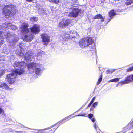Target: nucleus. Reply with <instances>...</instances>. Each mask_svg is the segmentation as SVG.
Returning a JSON list of instances; mask_svg holds the SVG:
<instances>
[{
	"instance_id": "7c9ffc66",
	"label": "nucleus",
	"mask_w": 133,
	"mask_h": 133,
	"mask_svg": "<svg viewBox=\"0 0 133 133\" xmlns=\"http://www.w3.org/2000/svg\"><path fill=\"white\" fill-rule=\"evenodd\" d=\"M95 98H96L95 97H93L92 100V101H91V102H90L91 103H93V102L94 101V100H95Z\"/></svg>"
},
{
	"instance_id": "4468645a",
	"label": "nucleus",
	"mask_w": 133,
	"mask_h": 133,
	"mask_svg": "<svg viewBox=\"0 0 133 133\" xmlns=\"http://www.w3.org/2000/svg\"><path fill=\"white\" fill-rule=\"evenodd\" d=\"M78 14V10L76 8L69 13V16L70 17H76L77 16Z\"/></svg>"
},
{
	"instance_id": "c9c22d12",
	"label": "nucleus",
	"mask_w": 133,
	"mask_h": 133,
	"mask_svg": "<svg viewBox=\"0 0 133 133\" xmlns=\"http://www.w3.org/2000/svg\"><path fill=\"white\" fill-rule=\"evenodd\" d=\"M27 1H28V2H31L32 0H26Z\"/></svg>"
},
{
	"instance_id": "c85d7f7f",
	"label": "nucleus",
	"mask_w": 133,
	"mask_h": 133,
	"mask_svg": "<svg viewBox=\"0 0 133 133\" xmlns=\"http://www.w3.org/2000/svg\"><path fill=\"white\" fill-rule=\"evenodd\" d=\"M98 104V102H96L94 103L93 104V107H95V106H96Z\"/></svg>"
},
{
	"instance_id": "0eeeda50",
	"label": "nucleus",
	"mask_w": 133,
	"mask_h": 133,
	"mask_svg": "<svg viewBox=\"0 0 133 133\" xmlns=\"http://www.w3.org/2000/svg\"><path fill=\"white\" fill-rule=\"evenodd\" d=\"M132 81H133V75L128 76L126 77L124 81L120 82L117 84L116 87L131 82Z\"/></svg>"
},
{
	"instance_id": "6ab92c4d",
	"label": "nucleus",
	"mask_w": 133,
	"mask_h": 133,
	"mask_svg": "<svg viewBox=\"0 0 133 133\" xmlns=\"http://www.w3.org/2000/svg\"><path fill=\"white\" fill-rule=\"evenodd\" d=\"M115 15V11L114 10H111L109 13V16L111 17L114 16Z\"/></svg>"
},
{
	"instance_id": "b1692460",
	"label": "nucleus",
	"mask_w": 133,
	"mask_h": 133,
	"mask_svg": "<svg viewBox=\"0 0 133 133\" xmlns=\"http://www.w3.org/2000/svg\"><path fill=\"white\" fill-rule=\"evenodd\" d=\"M102 74H101L100 75V77L99 79H98V81L97 82V84L98 85L101 82V81L102 79Z\"/></svg>"
},
{
	"instance_id": "c756f323",
	"label": "nucleus",
	"mask_w": 133,
	"mask_h": 133,
	"mask_svg": "<svg viewBox=\"0 0 133 133\" xmlns=\"http://www.w3.org/2000/svg\"><path fill=\"white\" fill-rule=\"evenodd\" d=\"M115 82L118 81L119 80L120 78H116L114 79Z\"/></svg>"
},
{
	"instance_id": "f704fd0d",
	"label": "nucleus",
	"mask_w": 133,
	"mask_h": 133,
	"mask_svg": "<svg viewBox=\"0 0 133 133\" xmlns=\"http://www.w3.org/2000/svg\"><path fill=\"white\" fill-rule=\"evenodd\" d=\"M77 116H85V114H82V115H77Z\"/></svg>"
},
{
	"instance_id": "4be33fe9",
	"label": "nucleus",
	"mask_w": 133,
	"mask_h": 133,
	"mask_svg": "<svg viewBox=\"0 0 133 133\" xmlns=\"http://www.w3.org/2000/svg\"><path fill=\"white\" fill-rule=\"evenodd\" d=\"M38 19V18L37 17H31L30 19V20L32 21H37Z\"/></svg>"
},
{
	"instance_id": "412c9836",
	"label": "nucleus",
	"mask_w": 133,
	"mask_h": 133,
	"mask_svg": "<svg viewBox=\"0 0 133 133\" xmlns=\"http://www.w3.org/2000/svg\"><path fill=\"white\" fill-rule=\"evenodd\" d=\"M70 117L71 116H68V117H66L65 118H64V119H63L61 120L59 122H65L67 121L69 119H70Z\"/></svg>"
},
{
	"instance_id": "f8f14e48",
	"label": "nucleus",
	"mask_w": 133,
	"mask_h": 133,
	"mask_svg": "<svg viewBox=\"0 0 133 133\" xmlns=\"http://www.w3.org/2000/svg\"><path fill=\"white\" fill-rule=\"evenodd\" d=\"M74 34V35L73 36L72 34H73V33H71V35L70 36L68 34H66L65 35H64L62 36V38L65 41H66L67 39L71 37V39H73V38H75L77 36V34L76 32H75Z\"/></svg>"
},
{
	"instance_id": "9b49d317",
	"label": "nucleus",
	"mask_w": 133,
	"mask_h": 133,
	"mask_svg": "<svg viewBox=\"0 0 133 133\" xmlns=\"http://www.w3.org/2000/svg\"><path fill=\"white\" fill-rule=\"evenodd\" d=\"M32 32L37 34L39 31V26L37 24H35L33 26L30 28Z\"/></svg>"
},
{
	"instance_id": "f3484780",
	"label": "nucleus",
	"mask_w": 133,
	"mask_h": 133,
	"mask_svg": "<svg viewBox=\"0 0 133 133\" xmlns=\"http://www.w3.org/2000/svg\"><path fill=\"white\" fill-rule=\"evenodd\" d=\"M94 19H101V21H103L104 20V18H103L102 15L100 14H98L95 15L94 17Z\"/></svg>"
},
{
	"instance_id": "2eb2a0df",
	"label": "nucleus",
	"mask_w": 133,
	"mask_h": 133,
	"mask_svg": "<svg viewBox=\"0 0 133 133\" xmlns=\"http://www.w3.org/2000/svg\"><path fill=\"white\" fill-rule=\"evenodd\" d=\"M89 117V118H90V119H91L92 121L94 123V127H95V129L97 130V128H98V126H96V123H94V122L95 121V119L94 118H92L93 116V115L92 114H89L88 115Z\"/></svg>"
},
{
	"instance_id": "20e7f679",
	"label": "nucleus",
	"mask_w": 133,
	"mask_h": 133,
	"mask_svg": "<svg viewBox=\"0 0 133 133\" xmlns=\"http://www.w3.org/2000/svg\"><path fill=\"white\" fill-rule=\"evenodd\" d=\"M3 34L7 38L8 42H16L19 40L18 38L15 37L14 40H12V41H10V38H11L14 36V34L12 35L9 32H4L3 33L1 31H0V46L4 43V37L3 36Z\"/></svg>"
},
{
	"instance_id": "bb28decb",
	"label": "nucleus",
	"mask_w": 133,
	"mask_h": 133,
	"mask_svg": "<svg viewBox=\"0 0 133 133\" xmlns=\"http://www.w3.org/2000/svg\"><path fill=\"white\" fill-rule=\"evenodd\" d=\"M128 126H130L131 128H133V121L129 124Z\"/></svg>"
},
{
	"instance_id": "e433bc0d",
	"label": "nucleus",
	"mask_w": 133,
	"mask_h": 133,
	"mask_svg": "<svg viewBox=\"0 0 133 133\" xmlns=\"http://www.w3.org/2000/svg\"><path fill=\"white\" fill-rule=\"evenodd\" d=\"M2 29H3L2 26L1 25H0V30H1Z\"/></svg>"
},
{
	"instance_id": "393cba45",
	"label": "nucleus",
	"mask_w": 133,
	"mask_h": 133,
	"mask_svg": "<svg viewBox=\"0 0 133 133\" xmlns=\"http://www.w3.org/2000/svg\"><path fill=\"white\" fill-rule=\"evenodd\" d=\"M50 2H52L56 4H58L59 2V0H49Z\"/></svg>"
},
{
	"instance_id": "aec40b11",
	"label": "nucleus",
	"mask_w": 133,
	"mask_h": 133,
	"mask_svg": "<svg viewBox=\"0 0 133 133\" xmlns=\"http://www.w3.org/2000/svg\"><path fill=\"white\" fill-rule=\"evenodd\" d=\"M52 127H49L47 128H45L41 130H38V132L35 133H44V132H43V131L50 129Z\"/></svg>"
},
{
	"instance_id": "6e6552de",
	"label": "nucleus",
	"mask_w": 133,
	"mask_h": 133,
	"mask_svg": "<svg viewBox=\"0 0 133 133\" xmlns=\"http://www.w3.org/2000/svg\"><path fill=\"white\" fill-rule=\"evenodd\" d=\"M34 56H36V55L34 53L29 52L26 53L24 56V59L27 62L28 61H31Z\"/></svg>"
},
{
	"instance_id": "7ed1b4c3",
	"label": "nucleus",
	"mask_w": 133,
	"mask_h": 133,
	"mask_svg": "<svg viewBox=\"0 0 133 133\" xmlns=\"http://www.w3.org/2000/svg\"><path fill=\"white\" fill-rule=\"evenodd\" d=\"M16 8L15 6L12 5H8L5 6L3 10L5 17L8 18L14 15L16 12Z\"/></svg>"
},
{
	"instance_id": "a211bd4d",
	"label": "nucleus",
	"mask_w": 133,
	"mask_h": 133,
	"mask_svg": "<svg viewBox=\"0 0 133 133\" xmlns=\"http://www.w3.org/2000/svg\"><path fill=\"white\" fill-rule=\"evenodd\" d=\"M0 87L3 89H8V87L7 84L5 83H3L0 85Z\"/></svg>"
},
{
	"instance_id": "a878e982",
	"label": "nucleus",
	"mask_w": 133,
	"mask_h": 133,
	"mask_svg": "<svg viewBox=\"0 0 133 133\" xmlns=\"http://www.w3.org/2000/svg\"><path fill=\"white\" fill-rule=\"evenodd\" d=\"M115 70L114 69H111L110 70H108L107 71V74H108L109 73H112L113 72L115 71Z\"/></svg>"
},
{
	"instance_id": "58836bf2",
	"label": "nucleus",
	"mask_w": 133,
	"mask_h": 133,
	"mask_svg": "<svg viewBox=\"0 0 133 133\" xmlns=\"http://www.w3.org/2000/svg\"><path fill=\"white\" fill-rule=\"evenodd\" d=\"M82 109V107H81V108H80V109Z\"/></svg>"
},
{
	"instance_id": "72a5a7b5",
	"label": "nucleus",
	"mask_w": 133,
	"mask_h": 133,
	"mask_svg": "<svg viewBox=\"0 0 133 133\" xmlns=\"http://www.w3.org/2000/svg\"><path fill=\"white\" fill-rule=\"evenodd\" d=\"M92 104V103H91L90 102V103H89V104L88 105V107H87V108L88 109V107H90Z\"/></svg>"
},
{
	"instance_id": "9d476101",
	"label": "nucleus",
	"mask_w": 133,
	"mask_h": 133,
	"mask_svg": "<svg viewBox=\"0 0 133 133\" xmlns=\"http://www.w3.org/2000/svg\"><path fill=\"white\" fill-rule=\"evenodd\" d=\"M71 22V21L70 19H68L65 21L63 20L59 23V26L62 28H64L70 24Z\"/></svg>"
},
{
	"instance_id": "1a4fd4ad",
	"label": "nucleus",
	"mask_w": 133,
	"mask_h": 133,
	"mask_svg": "<svg viewBox=\"0 0 133 133\" xmlns=\"http://www.w3.org/2000/svg\"><path fill=\"white\" fill-rule=\"evenodd\" d=\"M41 37L42 39V41L44 43V44L47 45L48 44L46 43L50 42V37L46 34H42L41 35Z\"/></svg>"
},
{
	"instance_id": "f03ea898",
	"label": "nucleus",
	"mask_w": 133,
	"mask_h": 133,
	"mask_svg": "<svg viewBox=\"0 0 133 133\" xmlns=\"http://www.w3.org/2000/svg\"><path fill=\"white\" fill-rule=\"evenodd\" d=\"M28 25L26 23H23L22 24L20 30L21 34H25L24 39L28 42L31 41L34 37V36L32 33L29 32V29L27 28Z\"/></svg>"
},
{
	"instance_id": "2f4dec72",
	"label": "nucleus",
	"mask_w": 133,
	"mask_h": 133,
	"mask_svg": "<svg viewBox=\"0 0 133 133\" xmlns=\"http://www.w3.org/2000/svg\"><path fill=\"white\" fill-rule=\"evenodd\" d=\"M4 110L0 108V114L4 112Z\"/></svg>"
},
{
	"instance_id": "5701e85b",
	"label": "nucleus",
	"mask_w": 133,
	"mask_h": 133,
	"mask_svg": "<svg viewBox=\"0 0 133 133\" xmlns=\"http://www.w3.org/2000/svg\"><path fill=\"white\" fill-rule=\"evenodd\" d=\"M133 0H127V1L125 3V4L127 5H129L131 4L133 2Z\"/></svg>"
},
{
	"instance_id": "cd10ccee",
	"label": "nucleus",
	"mask_w": 133,
	"mask_h": 133,
	"mask_svg": "<svg viewBox=\"0 0 133 133\" xmlns=\"http://www.w3.org/2000/svg\"><path fill=\"white\" fill-rule=\"evenodd\" d=\"M133 70V66L132 67L130 68L127 69V71L128 72L131 71Z\"/></svg>"
},
{
	"instance_id": "ddd939ff",
	"label": "nucleus",
	"mask_w": 133,
	"mask_h": 133,
	"mask_svg": "<svg viewBox=\"0 0 133 133\" xmlns=\"http://www.w3.org/2000/svg\"><path fill=\"white\" fill-rule=\"evenodd\" d=\"M3 26V28H6L8 27V28L13 30H15L17 29V27L16 26L13 25L12 23H7L6 24H4Z\"/></svg>"
},
{
	"instance_id": "f257e3e1",
	"label": "nucleus",
	"mask_w": 133,
	"mask_h": 133,
	"mask_svg": "<svg viewBox=\"0 0 133 133\" xmlns=\"http://www.w3.org/2000/svg\"><path fill=\"white\" fill-rule=\"evenodd\" d=\"M26 64L23 61L20 62L17 61L15 62L14 66L15 69V70L8 74L6 77V79L9 84H12L15 82L17 74L21 75L24 72L23 68L25 67Z\"/></svg>"
},
{
	"instance_id": "473e14b6",
	"label": "nucleus",
	"mask_w": 133,
	"mask_h": 133,
	"mask_svg": "<svg viewBox=\"0 0 133 133\" xmlns=\"http://www.w3.org/2000/svg\"><path fill=\"white\" fill-rule=\"evenodd\" d=\"M108 82H115L114 81V79H112V80H110L108 81Z\"/></svg>"
},
{
	"instance_id": "39448f33",
	"label": "nucleus",
	"mask_w": 133,
	"mask_h": 133,
	"mask_svg": "<svg viewBox=\"0 0 133 133\" xmlns=\"http://www.w3.org/2000/svg\"><path fill=\"white\" fill-rule=\"evenodd\" d=\"M93 42V40L91 37L83 38L80 41L79 45L81 47L83 48L91 44Z\"/></svg>"
},
{
	"instance_id": "4c0bfd02",
	"label": "nucleus",
	"mask_w": 133,
	"mask_h": 133,
	"mask_svg": "<svg viewBox=\"0 0 133 133\" xmlns=\"http://www.w3.org/2000/svg\"><path fill=\"white\" fill-rule=\"evenodd\" d=\"M92 109H92V108H91V109H90V110H92Z\"/></svg>"
},
{
	"instance_id": "ea45409f",
	"label": "nucleus",
	"mask_w": 133,
	"mask_h": 133,
	"mask_svg": "<svg viewBox=\"0 0 133 133\" xmlns=\"http://www.w3.org/2000/svg\"><path fill=\"white\" fill-rule=\"evenodd\" d=\"M10 45H11V44H10Z\"/></svg>"
},
{
	"instance_id": "dca6fc26",
	"label": "nucleus",
	"mask_w": 133,
	"mask_h": 133,
	"mask_svg": "<svg viewBox=\"0 0 133 133\" xmlns=\"http://www.w3.org/2000/svg\"><path fill=\"white\" fill-rule=\"evenodd\" d=\"M21 49H20V51H19L18 50H17L16 51V53L18 55H19L21 56H22L23 55L24 51L23 49L21 47V46H20Z\"/></svg>"
},
{
	"instance_id": "423d86ee",
	"label": "nucleus",
	"mask_w": 133,
	"mask_h": 133,
	"mask_svg": "<svg viewBox=\"0 0 133 133\" xmlns=\"http://www.w3.org/2000/svg\"><path fill=\"white\" fill-rule=\"evenodd\" d=\"M39 66V65L38 64H36L34 63H30L27 65L28 68V69H31L33 70L36 69L35 72L36 74L38 75H39L41 69L38 68Z\"/></svg>"
}]
</instances>
